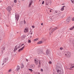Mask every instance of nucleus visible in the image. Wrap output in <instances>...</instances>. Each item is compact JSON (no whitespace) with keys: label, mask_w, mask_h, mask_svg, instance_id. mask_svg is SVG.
<instances>
[{"label":"nucleus","mask_w":74,"mask_h":74,"mask_svg":"<svg viewBox=\"0 0 74 74\" xmlns=\"http://www.w3.org/2000/svg\"><path fill=\"white\" fill-rule=\"evenodd\" d=\"M17 1H16V0H14V3H16V2H17Z\"/></svg>","instance_id":"obj_27"},{"label":"nucleus","mask_w":74,"mask_h":74,"mask_svg":"<svg viewBox=\"0 0 74 74\" xmlns=\"http://www.w3.org/2000/svg\"><path fill=\"white\" fill-rule=\"evenodd\" d=\"M58 74H62V73L61 72H59Z\"/></svg>","instance_id":"obj_33"},{"label":"nucleus","mask_w":74,"mask_h":74,"mask_svg":"<svg viewBox=\"0 0 74 74\" xmlns=\"http://www.w3.org/2000/svg\"><path fill=\"white\" fill-rule=\"evenodd\" d=\"M38 40V38H36L34 39V40L36 41H37Z\"/></svg>","instance_id":"obj_23"},{"label":"nucleus","mask_w":74,"mask_h":74,"mask_svg":"<svg viewBox=\"0 0 74 74\" xmlns=\"http://www.w3.org/2000/svg\"><path fill=\"white\" fill-rule=\"evenodd\" d=\"M12 10V8H11V6H9L6 8V10H7L8 12H10Z\"/></svg>","instance_id":"obj_4"},{"label":"nucleus","mask_w":74,"mask_h":74,"mask_svg":"<svg viewBox=\"0 0 74 74\" xmlns=\"http://www.w3.org/2000/svg\"><path fill=\"white\" fill-rule=\"evenodd\" d=\"M24 46L23 47L21 48L20 49H19L18 50V52H21V51H23V48H24Z\"/></svg>","instance_id":"obj_9"},{"label":"nucleus","mask_w":74,"mask_h":74,"mask_svg":"<svg viewBox=\"0 0 74 74\" xmlns=\"http://www.w3.org/2000/svg\"><path fill=\"white\" fill-rule=\"evenodd\" d=\"M50 12H52V11H51V10H50Z\"/></svg>","instance_id":"obj_44"},{"label":"nucleus","mask_w":74,"mask_h":74,"mask_svg":"<svg viewBox=\"0 0 74 74\" xmlns=\"http://www.w3.org/2000/svg\"><path fill=\"white\" fill-rule=\"evenodd\" d=\"M21 46H19L18 47V48H21Z\"/></svg>","instance_id":"obj_35"},{"label":"nucleus","mask_w":74,"mask_h":74,"mask_svg":"<svg viewBox=\"0 0 74 74\" xmlns=\"http://www.w3.org/2000/svg\"><path fill=\"white\" fill-rule=\"evenodd\" d=\"M69 23H70V22L69 21H67V20H66V21H65V23H66V24H68Z\"/></svg>","instance_id":"obj_17"},{"label":"nucleus","mask_w":74,"mask_h":74,"mask_svg":"<svg viewBox=\"0 0 74 74\" xmlns=\"http://www.w3.org/2000/svg\"><path fill=\"white\" fill-rule=\"evenodd\" d=\"M41 1V0H39V1Z\"/></svg>","instance_id":"obj_49"},{"label":"nucleus","mask_w":74,"mask_h":74,"mask_svg":"<svg viewBox=\"0 0 74 74\" xmlns=\"http://www.w3.org/2000/svg\"><path fill=\"white\" fill-rule=\"evenodd\" d=\"M60 49L61 50H62V49H63V48L62 47H60Z\"/></svg>","instance_id":"obj_30"},{"label":"nucleus","mask_w":74,"mask_h":74,"mask_svg":"<svg viewBox=\"0 0 74 74\" xmlns=\"http://www.w3.org/2000/svg\"><path fill=\"white\" fill-rule=\"evenodd\" d=\"M56 13H57V12H56Z\"/></svg>","instance_id":"obj_51"},{"label":"nucleus","mask_w":74,"mask_h":74,"mask_svg":"<svg viewBox=\"0 0 74 74\" xmlns=\"http://www.w3.org/2000/svg\"><path fill=\"white\" fill-rule=\"evenodd\" d=\"M65 56H66V57L68 58H70V56H71L70 53L69 52H67V53L65 54Z\"/></svg>","instance_id":"obj_2"},{"label":"nucleus","mask_w":74,"mask_h":74,"mask_svg":"<svg viewBox=\"0 0 74 74\" xmlns=\"http://www.w3.org/2000/svg\"><path fill=\"white\" fill-rule=\"evenodd\" d=\"M33 3V1H30V3H29V7H30V5H31V4H32Z\"/></svg>","instance_id":"obj_12"},{"label":"nucleus","mask_w":74,"mask_h":74,"mask_svg":"<svg viewBox=\"0 0 74 74\" xmlns=\"http://www.w3.org/2000/svg\"><path fill=\"white\" fill-rule=\"evenodd\" d=\"M66 20H67L69 22H70V20H71V18L70 17H68L67 19H66Z\"/></svg>","instance_id":"obj_14"},{"label":"nucleus","mask_w":74,"mask_h":74,"mask_svg":"<svg viewBox=\"0 0 74 74\" xmlns=\"http://www.w3.org/2000/svg\"><path fill=\"white\" fill-rule=\"evenodd\" d=\"M41 25H43V23H42L41 24Z\"/></svg>","instance_id":"obj_42"},{"label":"nucleus","mask_w":74,"mask_h":74,"mask_svg":"<svg viewBox=\"0 0 74 74\" xmlns=\"http://www.w3.org/2000/svg\"><path fill=\"white\" fill-rule=\"evenodd\" d=\"M30 34H31V35H32V34H33V32H31L30 33Z\"/></svg>","instance_id":"obj_34"},{"label":"nucleus","mask_w":74,"mask_h":74,"mask_svg":"<svg viewBox=\"0 0 74 74\" xmlns=\"http://www.w3.org/2000/svg\"><path fill=\"white\" fill-rule=\"evenodd\" d=\"M31 42H32V41L31 40H30L29 39L28 40V43L30 44Z\"/></svg>","instance_id":"obj_18"},{"label":"nucleus","mask_w":74,"mask_h":74,"mask_svg":"<svg viewBox=\"0 0 74 74\" xmlns=\"http://www.w3.org/2000/svg\"><path fill=\"white\" fill-rule=\"evenodd\" d=\"M55 29H56V28H55Z\"/></svg>","instance_id":"obj_48"},{"label":"nucleus","mask_w":74,"mask_h":74,"mask_svg":"<svg viewBox=\"0 0 74 74\" xmlns=\"http://www.w3.org/2000/svg\"><path fill=\"white\" fill-rule=\"evenodd\" d=\"M21 69H22L24 68V65H23V63H21Z\"/></svg>","instance_id":"obj_11"},{"label":"nucleus","mask_w":74,"mask_h":74,"mask_svg":"<svg viewBox=\"0 0 74 74\" xmlns=\"http://www.w3.org/2000/svg\"><path fill=\"white\" fill-rule=\"evenodd\" d=\"M54 29H52L51 30V31H50V34L51 35L52 34V33H53V32Z\"/></svg>","instance_id":"obj_10"},{"label":"nucleus","mask_w":74,"mask_h":74,"mask_svg":"<svg viewBox=\"0 0 74 74\" xmlns=\"http://www.w3.org/2000/svg\"><path fill=\"white\" fill-rule=\"evenodd\" d=\"M4 51V49H3Z\"/></svg>","instance_id":"obj_50"},{"label":"nucleus","mask_w":74,"mask_h":74,"mask_svg":"<svg viewBox=\"0 0 74 74\" xmlns=\"http://www.w3.org/2000/svg\"><path fill=\"white\" fill-rule=\"evenodd\" d=\"M34 62L36 64V65H37L38 64V63H39V62H38V60L37 59H35Z\"/></svg>","instance_id":"obj_5"},{"label":"nucleus","mask_w":74,"mask_h":74,"mask_svg":"<svg viewBox=\"0 0 74 74\" xmlns=\"http://www.w3.org/2000/svg\"><path fill=\"white\" fill-rule=\"evenodd\" d=\"M71 1L73 4H74V0H71Z\"/></svg>","instance_id":"obj_22"},{"label":"nucleus","mask_w":74,"mask_h":74,"mask_svg":"<svg viewBox=\"0 0 74 74\" xmlns=\"http://www.w3.org/2000/svg\"><path fill=\"white\" fill-rule=\"evenodd\" d=\"M36 53L38 55H41L43 53V51L40 49H38L37 50Z\"/></svg>","instance_id":"obj_1"},{"label":"nucleus","mask_w":74,"mask_h":74,"mask_svg":"<svg viewBox=\"0 0 74 74\" xmlns=\"http://www.w3.org/2000/svg\"><path fill=\"white\" fill-rule=\"evenodd\" d=\"M25 0H22V1H24Z\"/></svg>","instance_id":"obj_47"},{"label":"nucleus","mask_w":74,"mask_h":74,"mask_svg":"<svg viewBox=\"0 0 74 74\" xmlns=\"http://www.w3.org/2000/svg\"><path fill=\"white\" fill-rule=\"evenodd\" d=\"M41 71L42 72L43 71V69H41Z\"/></svg>","instance_id":"obj_31"},{"label":"nucleus","mask_w":74,"mask_h":74,"mask_svg":"<svg viewBox=\"0 0 74 74\" xmlns=\"http://www.w3.org/2000/svg\"><path fill=\"white\" fill-rule=\"evenodd\" d=\"M11 71H12V70L11 69H10L8 70V71L9 72H11Z\"/></svg>","instance_id":"obj_26"},{"label":"nucleus","mask_w":74,"mask_h":74,"mask_svg":"<svg viewBox=\"0 0 74 74\" xmlns=\"http://www.w3.org/2000/svg\"><path fill=\"white\" fill-rule=\"evenodd\" d=\"M28 30L29 29L28 28H26L25 29L24 32L25 33H27V32H28Z\"/></svg>","instance_id":"obj_8"},{"label":"nucleus","mask_w":74,"mask_h":74,"mask_svg":"<svg viewBox=\"0 0 74 74\" xmlns=\"http://www.w3.org/2000/svg\"><path fill=\"white\" fill-rule=\"evenodd\" d=\"M32 27L33 28H34V27H34V26L33 25V26H32Z\"/></svg>","instance_id":"obj_32"},{"label":"nucleus","mask_w":74,"mask_h":74,"mask_svg":"<svg viewBox=\"0 0 74 74\" xmlns=\"http://www.w3.org/2000/svg\"><path fill=\"white\" fill-rule=\"evenodd\" d=\"M7 58H5L3 60V63H5L7 61Z\"/></svg>","instance_id":"obj_16"},{"label":"nucleus","mask_w":74,"mask_h":74,"mask_svg":"<svg viewBox=\"0 0 74 74\" xmlns=\"http://www.w3.org/2000/svg\"><path fill=\"white\" fill-rule=\"evenodd\" d=\"M41 64V63L40 62H39V66H40V65Z\"/></svg>","instance_id":"obj_39"},{"label":"nucleus","mask_w":74,"mask_h":74,"mask_svg":"<svg viewBox=\"0 0 74 74\" xmlns=\"http://www.w3.org/2000/svg\"><path fill=\"white\" fill-rule=\"evenodd\" d=\"M26 62H28V60H27V59H26Z\"/></svg>","instance_id":"obj_36"},{"label":"nucleus","mask_w":74,"mask_h":74,"mask_svg":"<svg viewBox=\"0 0 74 74\" xmlns=\"http://www.w3.org/2000/svg\"><path fill=\"white\" fill-rule=\"evenodd\" d=\"M46 53L47 55H48V53H49V51H48L47 50L46 51Z\"/></svg>","instance_id":"obj_24"},{"label":"nucleus","mask_w":74,"mask_h":74,"mask_svg":"<svg viewBox=\"0 0 74 74\" xmlns=\"http://www.w3.org/2000/svg\"><path fill=\"white\" fill-rule=\"evenodd\" d=\"M20 69V68L19 67H18L17 68V71H19Z\"/></svg>","instance_id":"obj_21"},{"label":"nucleus","mask_w":74,"mask_h":74,"mask_svg":"<svg viewBox=\"0 0 74 74\" xmlns=\"http://www.w3.org/2000/svg\"><path fill=\"white\" fill-rule=\"evenodd\" d=\"M71 68H74V66H73L72 67H71Z\"/></svg>","instance_id":"obj_43"},{"label":"nucleus","mask_w":74,"mask_h":74,"mask_svg":"<svg viewBox=\"0 0 74 74\" xmlns=\"http://www.w3.org/2000/svg\"><path fill=\"white\" fill-rule=\"evenodd\" d=\"M49 64H51V63H52V62H51L50 61L49 62Z\"/></svg>","instance_id":"obj_38"},{"label":"nucleus","mask_w":74,"mask_h":74,"mask_svg":"<svg viewBox=\"0 0 74 74\" xmlns=\"http://www.w3.org/2000/svg\"><path fill=\"white\" fill-rule=\"evenodd\" d=\"M29 70L31 72H32L33 71V70L32 69H29Z\"/></svg>","instance_id":"obj_25"},{"label":"nucleus","mask_w":74,"mask_h":74,"mask_svg":"<svg viewBox=\"0 0 74 74\" xmlns=\"http://www.w3.org/2000/svg\"><path fill=\"white\" fill-rule=\"evenodd\" d=\"M18 46H17V45H16L15 47V48H14V52H16V50L18 49Z\"/></svg>","instance_id":"obj_7"},{"label":"nucleus","mask_w":74,"mask_h":74,"mask_svg":"<svg viewBox=\"0 0 74 74\" xmlns=\"http://www.w3.org/2000/svg\"><path fill=\"white\" fill-rule=\"evenodd\" d=\"M62 5H64V4H62Z\"/></svg>","instance_id":"obj_45"},{"label":"nucleus","mask_w":74,"mask_h":74,"mask_svg":"<svg viewBox=\"0 0 74 74\" xmlns=\"http://www.w3.org/2000/svg\"><path fill=\"white\" fill-rule=\"evenodd\" d=\"M4 63H3V64H2V65H3V64H4Z\"/></svg>","instance_id":"obj_46"},{"label":"nucleus","mask_w":74,"mask_h":74,"mask_svg":"<svg viewBox=\"0 0 74 74\" xmlns=\"http://www.w3.org/2000/svg\"><path fill=\"white\" fill-rule=\"evenodd\" d=\"M44 4V1H42V4L43 5Z\"/></svg>","instance_id":"obj_29"},{"label":"nucleus","mask_w":74,"mask_h":74,"mask_svg":"<svg viewBox=\"0 0 74 74\" xmlns=\"http://www.w3.org/2000/svg\"><path fill=\"white\" fill-rule=\"evenodd\" d=\"M72 21H74V17L72 19Z\"/></svg>","instance_id":"obj_28"},{"label":"nucleus","mask_w":74,"mask_h":74,"mask_svg":"<svg viewBox=\"0 0 74 74\" xmlns=\"http://www.w3.org/2000/svg\"><path fill=\"white\" fill-rule=\"evenodd\" d=\"M66 7V6H62L61 8V10L63 11L64 10V7Z\"/></svg>","instance_id":"obj_15"},{"label":"nucleus","mask_w":74,"mask_h":74,"mask_svg":"<svg viewBox=\"0 0 74 74\" xmlns=\"http://www.w3.org/2000/svg\"><path fill=\"white\" fill-rule=\"evenodd\" d=\"M24 45V44H22V45H21V47H22V46H23V45Z\"/></svg>","instance_id":"obj_37"},{"label":"nucleus","mask_w":74,"mask_h":74,"mask_svg":"<svg viewBox=\"0 0 74 74\" xmlns=\"http://www.w3.org/2000/svg\"><path fill=\"white\" fill-rule=\"evenodd\" d=\"M30 67L31 69H34L35 68V65L34 64H32L30 66Z\"/></svg>","instance_id":"obj_6"},{"label":"nucleus","mask_w":74,"mask_h":74,"mask_svg":"<svg viewBox=\"0 0 74 74\" xmlns=\"http://www.w3.org/2000/svg\"><path fill=\"white\" fill-rule=\"evenodd\" d=\"M24 23L25 24V23H26V21H24Z\"/></svg>","instance_id":"obj_40"},{"label":"nucleus","mask_w":74,"mask_h":74,"mask_svg":"<svg viewBox=\"0 0 74 74\" xmlns=\"http://www.w3.org/2000/svg\"><path fill=\"white\" fill-rule=\"evenodd\" d=\"M74 25L72 27H71V28L69 29V30H73V29H74Z\"/></svg>","instance_id":"obj_19"},{"label":"nucleus","mask_w":74,"mask_h":74,"mask_svg":"<svg viewBox=\"0 0 74 74\" xmlns=\"http://www.w3.org/2000/svg\"><path fill=\"white\" fill-rule=\"evenodd\" d=\"M43 42L42 41H40L38 42L37 44H42V43Z\"/></svg>","instance_id":"obj_13"},{"label":"nucleus","mask_w":74,"mask_h":74,"mask_svg":"<svg viewBox=\"0 0 74 74\" xmlns=\"http://www.w3.org/2000/svg\"><path fill=\"white\" fill-rule=\"evenodd\" d=\"M57 73H60L61 72V71H60V70H59V69H58L57 71Z\"/></svg>","instance_id":"obj_20"},{"label":"nucleus","mask_w":74,"mask_h":74,"mask_svg":"<svg viewBox=\"0 0 74 74\" xmlns=\"http://www.w3.org/2000/svg\"><path fill=\"white\" fill-rule=\"evenodd\" d=\"M16 19L17 20V21H18L19 20V15L17 14L16 13L15 15Z\"/></svg>","instance_id":"obj_3"},{"label":"nucleus","mask_w":74,"mask_h":74,"mask_svg":"<svg viewBox=\"0 0 74 74\" xmlns=\"http://www.w3.org/2000/svg\"><path fill=\"white\" fill-rule=\"evenodd\" d=\"M29 37H30V38H31V37H32V36H29Z\"/></svg>","instance_id":"obj_41"}]
</instances>
